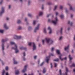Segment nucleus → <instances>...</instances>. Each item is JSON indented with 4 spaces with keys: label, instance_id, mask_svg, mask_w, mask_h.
Masks as SVG:
<instances>
[{
    "label": "nucleus",
    "instance_id": "35",
    "mask_svg": "<svg viewBox=\"0 0 75 75\" xmlns=\"http://www.w3.org/2000/svg\"><path fill=\"white\" fill-rule=\"evenodd\" d=\"M59 61V59L58 58L54 60V61H56L58 62Z\"/></svg>",
    "mask_w": 75,
    "mask_h": 75
},
{
    "label": "nucleus",
    "instance_id": "26",
    "mask_svg": "<svg viewBox=\"0 0 75 75\" xmlns=\"http://www.w3.org/2000/svg\"><path fill=\"white\" fill-rule=\"evenodd\" d=\"M28 16L29 17H32L33 16L31 13H28Z\"/></svg>",
    "mask_w": 75,
    "mask_h": 75
},
{
    "label": "nucleus",
    "instance_id": "32",
    "mask_svg": "<svg viewBox=\"0 0 75 75\" xmlns=\"http://www.w3.org/2000/svg\"><path fill=\"white\" fill-rule=\"evenodd\" d=\"M40 24H38L37 25V26L36 27V28H38V29H39V27H40Z\"/></svg>",
    "mask_w": 75,
    "mask_h": 75
},
{
    "label": "nucleus",
    "instance_id": "38",
    "mask_svg": "<svg viewBox=\"0 0 75 75\" xmlns=\"http://www.w3.org/2000/svg\"><path fill=\"white\" fill-rule=\"evenodd\" d=\"M60 17L61 18H62H62H64V15H60Z\"/></svg>",
    "mask_w": 75,
    "mask_h": 75
},
{
    "label": "nucleus",
    "instance_id": "37",
    "mask_svg": "<svg viewBox=\"0 0 75 75\" xmlns=\"http://www.w3.org/2000/svg\"><path fill=\"white\" fill-rule=\"evenodd\" d=\"M57 6H57L56 5L54 7V10H55L57 9Z\"/></svg>",
    "mask_w": 75,
    "mask_h": 75
},
{
    "label": "nucleus",
    "instance_id": "23",
    "mask_svg": "<svg viewBox=\"0 0 75 75\" xmlns=\"http://www.w3.org/2000/svg\"><path fill=\"white\" fill-rule=\"evenodd\" d=\"M63 30V28H61L60 29V33L61 34H62V30Z\"/></svg>",
    "mask_w": 75,
    "mask_h": 75
},
{
    "label": "nucleus",
    "instance_id": "22",
    "mask_svg": "<svg viewBox=\"0 0 75 75\" xmlns=\"http://www.w3.org/2000/svg\"><path fill=\"white\" fill-rule=\"evenodd\" d=\"M4 30L0 29V33L1 34H3L4 33Z\"/></svg>",
    "mask_w": 75,
    "mask_h": 75
},
{
    "label": "nucleus",
    "instance_id": "50",
    "mask_svg": "<svg viewBox=\"0 0 75 75\" xmlns=\"http://www.w3.org/2000/svg\"><path fill=\"white\" fill-rule=\"evenodd\" d=\"M21 38V36H18V39H20Z\"/></svg>",
    "mask_w": 75,
    "mask_h": 75
},
{
    "label": "nucleus",
    "instance_id": "17",
    "mask_svg": "<svg viewBox=\"0 0 75 75\" xmlns=\"http://www.w3.org/2000/svg\"><path fill=\"white\" fill-rule=\"evenodd\" d=\"M43 14V12L42 11H40L39 13V16H42Z\"/></svg>",
    "mask_w": 75,
    "mask_h": 75
},
{
    "label": "nucleus",
    "instance_id": "63",
    "mask_svg": "<svg viewBox=\"0 0 75 75\" xmlns=\"http://www.w3.org/2000/svg\"><path fill=\"white\" fill-rule=\"evenodd\" d=\"M71 18H72V17H73V15H72V14H71Z\"/></svg>",
    "mask_w": 75,
    "mask_h": 75
},
{
    "label": "nucleus",
    "instance_id": "7",
    "mask_svg": "<svg viewBox=\"0 0 75 75\" xmlns=\"http://www.w3.org/2000/svg\"><path fill=\"white\" fill-rule=\"evenodd\" d=\"M32 44L33 45L32 46L33 47V51H34L36 50V48H37V46H36L35 44V43L34 42H33Z\"/></svg>",
    "mask_w": 75,
    "mask_h": 75
},
{
    "label": "nucleus",
    "instance_id": "59",
    "mask_svg": "<svg viewBox=\"0 0 75 75\" xmlns=\"http://www.w3.org/2000/svg\"><path fill=\"white\" fill-rule=\"evenodd\" d=\"M58 13L57 12H56V15L57 16L58 15Z\"/></svg>",
    "mask_w": 75,
    "mask_h": 75
},
{
    "label": "nucleus",
    "instance_id": "60",
    "mask_svg": "<svg viewBox=\"0 0 75 75\" xmlns=\"http://www.w3.org/2000/svg\"><path fill=\"white\" fill-rule=\"evenodd\" d=\"M65 10L66 13H68V10H67V9H65Z\"/></svg>",
    "mask_w": 75,
    "mask_h": 75
},
{
    "label": "nucleus",
    "instance_id": "33",
    "mask_svg": "<svg viewBox=\"0 0 75 75\" xmlns=\"http://www.w3.org/2000/svg\"><path fill=\"white\" fill-rule=\"evenodd\" d=\"M4 73H5V71L4 70H3L2 72V75H4Z\"/></svg>",
    "mask_w": 75,
    "mask_h": 75
},
{
    "label": "nucleus",
    "instance_id": "8",
    "mask_svg": "<svg viewBox=\"0 0 75 75\" xmlns=\"http://www.w3.org/2000/svg\"><path fill=\"white\" fill-rule=\"evenodd\" d=\"M4 12V8L2 7L1 8V10L0 12V15L1 16L3 13Z\"/></svg>",
    "mask_w": 75,
    "mask_h": 75
},
{
    "label": "nucleus",
    "instance_id": "53",
    "mask_svg": "<svg viewBox=\"0 0 75 75\" xmlns=\"http://www.w3.org/2000/svg\"><path fill=\"white\" fill-rule=\"evenodd\" d=\"M11 8V5H9L8 6V8L10 9Z\"/></svg>",
    "mask_w": 75,
    "mask_h": 75
},
{
    "label": "nucleus",
    "instance_id": "19",
    "mask_svg": "<svg viewBox=\"0 0 75 75\" xmlns=\"http://www.w3.org/2000/svg\"><path fill=\"white\" fill-rule=\"evenodd\" d=\"M15 72L16 75H18L19 73V71L18 70L15 71Z\"/></svg>",
    "mask_w": 75,
    "mask_h": 75
},
{
    "label": "nucleus",
    "instance_id": "18",
    "mask_svg": "<svg viewBox=\"0 0 75 75\" xmlns=\"http://www.w3.org/2000/svg\"><path fill=\"white\" fill-rule=\"evenodd\" d=\"M20 49L21 50H26V48L24 47H20Z\"/></svg>",
    "mask_w": 75,
    "mask_h": 75
},
{
    "label": "nucleus",
    "instance_id": "54",
    "mask_svg": "<svg viewBox=\"0 0 75 75\" xmlns=\"http://www.w3.org/2000/svg\"><path fill=\"white\" fill-rule=\"evenodd\" d=\"M3 0H1V2H0V4H1L2 3V2H3Z\"/></svg>",
    "mask_w": 75,
    "mask_h": 75
},
{
    "label": "nucleus",
    "instance_id": "58",
    "mask_svg": "<svg viewBox=\"0 0 75 75\" xmlns=\"http://www.w3.org/2000/svg\"><path fill=\"white\" fill-rule=\"evenodd\" d=\"M72 24H73L72 22H71L70 23V25H71V26H72Z\"/></svg>",
    "mask_w": 75,
    "mask_h": 75
},
{
    "label": "nucleus",
    "instance_id": "57",
    "mask_svg": "<svg viewBox=\"0 0 75 75\" xmlns=\"http://www.w3.org/2000/svg\"><path fill=\"white\" fill-rule=\"evenodd\" d=\"M9 18H8V17H6V20H9Z\"/></svg>",
    "mask_w": 75,
    "mask_h": 75
},
{
    "label": "nucleus",
    "instance_id": "62",
    "mask_svg": "<svg viewBox=\"0 0 75 75\" xmlns=\"http://www.w3.org/2000/svg\"><path fill=\"white\" fill-rule=\"evenodd\" d=\"M25 21H27V18H25Z\"/></svg>",
    "mask_w": 75,
    "mask_h": 75
},
{
    "label": "nucleus",
    "instance_id": "4",
    "mask_svg": "<svg viewBox=\"0 0 75 75\" xmlns=\"http://www.w3.org/2000/svg\"><path fill=\"white\" fill-rule=\"evenodd\" d=\"M58 21V18L56 17L55 18V20H52L51 21L52 23L54 24V25H56L57 23V22Z\"/></svg>",
    "mask_w": 75,
    "mask_h": 75
},
{
    "label": "nucleus",
    "instance_id": "39",
    "mask_svg": "<svg viewBox=\"0 0 75 75\" xmlns=\"http://www.w3.org/2000/svg\"><path fill=\"white\" fill-rule=\"evenodd\" d=\"M69 9L70 10H73V8L72 6H70V7Z\"/></svg>",
    "mask_w": 75,
    "mask_h": 75
},
{
    "label": "nucleus",
    "instance_id": "52",
    "mask_svg": "<svg viewBox=\"0 0 75 75\" xmlns=\"http://www.w3.org/2000/svg\"><path fill=\"white\" fill-rule=\"evenodd\" d=\"M8 67H6L5 68V69H6V71H8Z\"/></svg>",
    "mask_w": 75,
    "mask_h": 75
},
{
    "label": "nucleus",
    "instance_id": "13",
    "mask_svg": "<svg viewBox=\"0 0 75 75\" xmlns=\"http://www.w3.org/2000/svg\"><path fill=\"white\" fill-rule=\"evenodd\" d=\"M39 30V29H38V28H35L34 31V33H37V30Z\"/></svg>",
    "mask_w": 75,
    "mask_h": 75
},
{
    "label": "nucleus",
    "instance_id": "24",
    "mask_svg": "<svg viewBox=\"0 0 75 75\" xmlns=\"http://www.w3.org/2000/svg\"><path fill=\"white\" fill-rule=\"evenodd\" d=\"M18 29L19 30H22V27H21V26H19L18 27Z\"/></svg>",
    "mask_w": 75,
    "mask_h": 75
},
{
    "label": "nucleus",
    "instance_id": "5",
    "mask_svg": "<svg viewBox=\"0 0 75 75\" xmlns=\"http://www.w3.org/2000/svg\"><path fill=\"white\" fill-rule=\"evenodd\" d=\"M15 45V47H12V49H13V50H14L15 51V53H18V52H19V50L17 49V45Z\"/></svg>",
    "mask_w": 75,
    "mask_h": 75
},
{
    "label": "nucleus",
    "instance_id": "10",
    "mask_svg": "<svg viewBox=\"0 0 75 75\" xmlns=\"http://www.w3.org/2000/svg\"><path fill=\"white\" fill-rule=\"evenodd\" d=\"M4 27L6 30H8L9 28L7 26V24L5 23L4 25Z\"/></svg>",
    "mask_w": 75,
    "mask_h": 75
},
{
    "label": "nucleus",
    "instance_id": "20",
    "mask_svg": "<svg viewBox=\"0 0 75 75\" xmlns=\"http://www.w3.org/2000/svg\"><path fill=\"white\" fill-rule=\"evenodd\" d=\"M42 72L43 74H45L46 72V69L45 68L43 69Z\"/></svg>",
    "mask_w": 75,
    "mask_h": 75
},
{
    "label": "nucleus",
    "instance_id": "3",
    "mask_svg": "<svg viewBox=\"0 0 75 75\" xmlns=\"http://www.w3.org/2000/svg\"><path fill=\"white\" fill-rule=\"evenodd\" d=\"M8 40V39L6 38L5 39H2V49L3 50V52L4 54V42H6V41Z\"/></svg>",
    "mask_w": 75,
    "mask_h": 75
},
{
    "label": "nucleus",
    "instance_id": "45",
    "mask_svg": "<svg viewBox=\"0 0 75 75\" xmlns=\"http://www.w3.org/2000/svg\"><path fill=\"white\" fill-rule=\"evenodd\" d=\"M59 73H60V75H62V73H61V70L60 69L59 70Z\"/></svg>",
    "mask_w": 75,
    "mask_h": 75
},
{
    "label": "nucleus",
    "instance_id": "21",
    "mask_svg": "<svg viewBox=\"0 0 75 75\" xmlns=\"http://www.w3.org/2000/svg\"><path fill=\"white\" fill-rule=\"evenodd\" d=\"M10 44L11 45H14L15 47V45H16V44H15L14 42H10Z\"/></svg>",
    "mask_w": 75,
    "mask_h": 75
},
{
    "label": "nucleus",
    "instance_id": "49",
    "mask_svg": "<svg viewBox=\"0 0 75 75\" xmlns=\"http://www.w3.org/2000/svg\"><path fill=\"white\" fill-rule=\"evenodd\" d=\"M50 66H51V68H52V64L51 63H50Z\"/></svg>",
    "mask_w": 75,
    "mask_h": 75
},
{
    "label": "nucleus",
    "instance_id": "42",
    "mask_svg": "<svg viewBox=\"0 0 75 75\" xmlns=\"http://www.w3.org/2000/svg\"><path fill=\"white\" fill-rule=\"evenodd\" d=\"M54 47H52L51 49V51H52V52H53V51H54Z\"/></svg>",
    "mask_w": 75,
    "mask_h": 75
},
{
    "label": "nucleus",
    "instance_id": "47",
    "mask_svg": "<svg viewBox=\"0 0 75 75\" xmlns=\"http://www.w3.org/2000/svg\"><path fill=\"white\" fill-rule=\"evenodd\" d=\"M30 3H31V1H29L28 2V5H30Z\"/></svg>",
    "mask_w": 75,
    "mask_h": 75
},
{
    "label": "nucleus",
    "instance_id": "28",
    "mask_svg": "<svg viewBox=\"0 0 75 75\" xmlns=\"http://www.w3.org/2000/svg\"><path fill=\"white\" fill-rule=\"evenodd\" d=\"M70 67H75V64H73L71 65L70 66Z\"/></svg>",
    "mask_w": 75,
    "mask_h": 75
},
{
    "label": "nucleus",
    "instance_id": "16",
    "mask_svg": "<svg viewBox=\"0 0 75 75\" xmlns=\"http://www.w3.org/2000/svg\"><path fill=\"white\" fill-rule=\"evenodd\" d=\"M13 64H17V63H18L15 60V58H13Z\"/></svg>",
    "mask_w": 75,
    "mask_h": 75
},
{
    "label": "nucleus",
    "instance_id": "25",
    "mask_svg": "<svg viewBox=\"0 0 75 75\" xmlns=\"http://www.w3.org/2000/svg\"><path fill=\"white\" fill-rule=\"evenodd\" d=\"M69 58L70 61H71L72 59V57H71V55H69Z\"/></svg>",
    "mask_w": 75,
    "mask_h": 75
},
{
    "label": "nucleus",
    "instance_id": "41",
    "mask_svg": "<svg viewBox=\"0 0 75 75\" xmlns=\"http://www.w3.org/2000/svg\"><path fill=\"white\" fill-rule=\"evenodd\" d=\"M62 36H61L59 38V40H62Z\"/></svg>",
    "mask_w": 75,
    "mask_h": 75
},
{
    "label": "nucleus",
    "instance_id": "61",
    "mask_svg": "<svg viewBox=\"0 0 75 75\" xmlns=\"http://www.w3.org/2000/svg\"><path fill=\"white\" fill-rule=\"evenodd\" d=\"M48 22H51V20H50V19H48Z\"/></svg>",
    "mask_w": 75,
    "mask_h": 75
},
{
    "label": "nucleus",
    "instance_id": "46",
    "mask_svg": "<svg viewBox=\"0 0 75 75\" xmlns=\"http://www.w3.org/2000/svg\"><path fill=\"white\" fill-rule=\"evenodd\" d=\"M54 67H57V64L55 63L54 64Z\"/></svg>",
    "mask_w": 75,
    "mask_h": 75
},
{
    "label": "nucleus",
    "instance_id": "9",
    "mask_svg": "<svg viewBox=\"0 0 75 75\" xmlns=\"http://www.w3.org/2000/svg\"><path fill=\"white\" fill-rule=\"evenodd\" d=\"M27 66H28V65H25L24 67V69H23V70H22V72H23V73H24L25 72L27 71Z\"/></svg>",
    "mask_w": 75,
    "mask_h": 75
},
{
    "label": "nucleus",
    "instance_id": "29",
    "mask_svg": "<svg viewBox=\"0 0 75 75\" xmlns=\"http://www.w3.org/2000/svg\"><path fill=\"white\" fill-rule=\"evenodd\" d=\"M14 39H18V36L15 35L14 37Z\"/></svg>",
    "mask_w": 75,
    "mask_h": 75
},
{
    "label": "nucleus",
    "instance_id": "34",
    "mask_svg": "<svg viewBox=\"0 0 75 75\" xmlns=\"http://www.w3.org/2000/svg\"><path fill=\"white\" fill-rule=\"evenodd\" d=\"M17 23L18 24H20V23H21V21H20V20H18Z\"/></svg>",
    "mask_w": 75,
    "mask_h": 75
},
{
    "label": "nucleus",
    "instance_id": "11",
    "mask_svg": "<svg viewBox=\"0 0 75 75\" xmlns=\"http://www.w3.org/2000/svg\"><path fill=\"white\" fill-rule=\"evenodd\" d=\"M23 60L25 61L26 60L25 58V52H24L23 53Z\"/></svg>",
    "mask_w": 75,
    "mask_h": 75
},
{
    "label": "nucleus",
    "instance_id": "27",
    "mask_svg": "<svg viewBox=\"0 0 75 75\" xmlns=\"http://www.w3.org/2000/svg\"><path fill=\"white\" fill-rule=\"evenodd\" d=\"M32 29V27L31 26H29L28 28V30L29 31H30V30H31Z\"/></svg>",
    "mask_w": 75,
    "mask_h": 75
},
{
    "label": "nucleus",
    "instance_id": "1",
    "mask_svg": "<svg viewBox=\"0 0 75 75\" xmlns=\"http://www.w3.org/2000/svg\"><path fill=\"white\" fill-rule=\"evenodd\" d=\"M56 51L57 54H58V55H60L59 56V58L61 60V61H63V60H64V59L65 60H66L67 57H65L63 59L61 58V57H62V54H61L59 52V50H56Z\"/></svg>",
    "mask_w": 75,
    "mask_h": 75
},
{
    "label": "nucleus",
    "instance_id": "44",
    "mask_svg": "<svg viewBox=\"0 0 75 75\" xmlns=\"http://www.w3.org/2000/svg\"><path fill=\"white\" fill-rule=\"evenodd\" d=\"M59 8L60 9H62V8H63V6L60 5L59 6Z\"/></svg>",
    "mask_w": 75,
    "mask_h": 75
},
{
    "label": "nucleus",
    "instance_id": "2",
    "mask_svg": "<svg viewBox=\"0 0 75 75\" xmlns=\"http://www.w3.org/2000/svg\"><path fill=\"white\" fill-rule=\"evenodd\" d=\"M46 42L47 44H48L49 45H51V44H52L53 42H54V41L52 40L51 38H46L45 39Z\"/></svg>",
    "mask_w": 75,
    "mask_h": 75
},
{
    "label": "nucleus",
    "instance_id": "6",
    "mask_svg": "<svg viewBox=\"0 0 75 75\" xmlns=\"http://www.w3.org/2000/svg\"><path fill=\"white\" fill-rule=\"evenodd\" d=\"M51 56H54V54H50V55L48 57H46L45 60L47 63H48V61L49 60H50V58Z\"/></svg>",
    "mask_w": 75,
    "mask_h": 75
},
{
    "label": "nucleus",
    "instance_id": "51",
    "mask_svg": "<svg viewBox=\"0 0 75 75\" xmlns=\"http://www.w3.org/2000/svg\"><path fill=\"white\" fill-rule=\"evenodd\" d=\"M51 14H49L48 15H47V17H49V16H51Z\"/></svg>",
    "mask_w": 75,
    "mask_h": 75
},
{
    "label": "nucleus",
    "instance_id": "31",
    "mask_svg": "<svg viewBox=\"0 0 75 75\" xmlns=\"http://www.w3.org/2000/svg\"><path fill=\"white\" fill-rule=\"evenodd\" d=\"M36 24V21L34 20L33 22V25H35V24Z\"/></svg>",
    "mask_w": 75,
    "mask_h": 75
},
{
    "label": "nucleus",
    "instance_id": "56",
    "mask_svg": "<svg viewBox=\"0 0 75 75\" xmlns=\"http://www.w3.org/2000/svg\"><path fill=\"white\" fill-rule=\"evenodd\" d=\"M42 42L43 44H44V40H42Z\"/></svg>",
    "mask_w": 75,
    "mask_h": 75
},
{
    "label": "nucleus",
    "instance_id": "64",
    "mask_svg": "<svg viewBox=\"0 0 75 75\" xmlns=\"http://www.w3.org/2000/svg\"><path fill=\"white\" fill-rule=\"evenodd\" d=\"M6 75H8V72H6Z\"/></svg>",
    "mask_w": 75,
    "mask_h": 75
},
{
    "label": "nucleus",
    "instance_id": "30",
    "mask_svg": "<svg viewBox=\"0 0 75 75\" xmlns=\"http://www.w3.org/2000/svg\"><path fill=\"white\" fill-rule=\"evenodd\" d=\"M44 32L45 34L47 33V31L46 30V28H44Z\"/></svg>",
    "mask_w": 75,
    "mask_h": 75
},
{
    "label": "nucleus",
    "instance_id": "40",
    "mask_svg": "<svg viewBox=\"0 0 75 75\" xmlns=\"http://www.w3.org/2000/svg\"><path fill=\"white\" fill-rule=\"evenodd\" d=\"M47 4L48 5H51V2H49L47 3Z\"/></svg>",
    "mask_w": 75,
    "mask_h": 75
},
{
    "label": "nucleus",
    "instance_id": "48",
    "mask_svg": "<svg viewBox=\"0 0 75 75\" xmlns=\"http://www.w3.org/2000/svg\"><path fill=\"white\" fill-rule=\"evenodd\" d=\"M0 61H1L2 65H4V63L3 62V61L2 60H1V59H0Z\"/></svg>",
    "mask_w": 75,
    "mask_h": 75
},
{
    "label": "nucleus",
    "instance_id": "55",
    "mask_svg": "<svg viewBox=\"0 0 75 75\" xmlns=\"http://www.w3.org/2000/svg\"><path fill=\"white\" fill-rule=\"evenodd\" d=\"M37 56H35L34 57V58L35 59H36V58H37Z\"/></svg>",
    "mask_w": 75,
    "mask_h": 75
},
{
    "label": "nucleus",
    "instance_id": "14",
    "mask_svg": "<svg viewBox=\"0 0 75 75\" xmlns=\"http://www.w3.org/2000/svg\"><path fill=\"white\" fill-rule=\"evenodd\" d=\"M65 69H66V71L67 72H66L65 73V74H64V75H68V74H67L68 72H67L68 71V68H67V67H66Z\"/></svg>",
    "mask_w": 75,
    "mask_h": 75
},
{
    "label": "nucleus",
    "instance_id": "43",
    "mask_svg": "<svg viewBox=\"0 0 75 75\" xmlns=\"http://www.w3.org/2000/svg\"><path fill=\"white\" fill-rule=\"evenodd\" d=\"M44 62H43L41 63V64H40V67H42V65H43L44 64Z\"/></svg>",
    "mask_w": 75,
    "mask_h": 75
},
{
    "label": "nucleus",
    "instance_id": "36",
    "mask_svg": "<svg viewBox=\"0 0 75 75\" xmlns=\"http://www.w3.org/2000/svg\"><path fill=\"white\" fill-rule=\"evenodd\" d=\"M33 42L31 43V42H29L28 43V45H29V46H31L32 44V45H33V44H33Z\"/></svg>",
    "mask_w": 75,
    "mask_h": 75
},
{
    "label": "nucleus",
    "instance_id": "12",
    "mask_svg": "<svg viewBox=\"0 0 75 75\" xmlns=\"http://www.w3.org/2000/svg\"><path fill=\"white\" fill-rule=\"evenodd\" d=\"M47 30L49 31V34H51V32L52 31V30H51V28L50 27H49L48 28Z\"/></svg>",
    "mask_w": 75,
    "mask_h": 75
},
{
    "label": "nucleus",
    "instance_id": "15",
    "mask_svg": "<svg viewBox=\"0 0 75 75\" xmlns=\"http://www.w3.org/2000/svg\"><path fill=\"white\" fill-rule=\"evenodd\" d=\"M69 45H68L67 46L65 47H64V50L65 51H67V50H68V48H69Z\"/></svg>",
    "mask_w": 75,
    "mask_h": 75
}]
</instances>
